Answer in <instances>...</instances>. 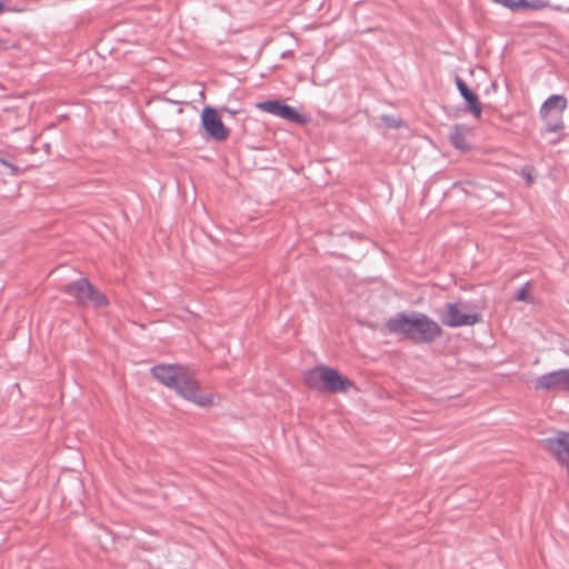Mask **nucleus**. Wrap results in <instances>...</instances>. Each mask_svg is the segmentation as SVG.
Wrapping results in <instances>:
<instances>
[{
  "mask_svg": "<svg viewBox=\"0 0 569 569\" xmlns=\"http://www.w3.org/2000/svg\"><path fill=\"white\" fill-rule=\"evenodd\" d=\"M382 121L386 123L389 128L398 129L400 128L402 121L399 118L392 117V116H382Z\"/></svg>",
  "mask_w": 569,
  "mask_h": 569,
  "instance_id": "f3484780",
  "label": "nucleus"
},
{
  "mask_svg": "<svg viewBox=\"0 0 569 569\" xmlns=\"http://www.w3.org/2000/svg\"><path fill=\"white\" fill-rule=\"evenodd\" d=\"M563 114L549 112L546 117H541L545 122L542 131L546 133H559L565 128Z\"/></svg>",
  "mask_w": 569,
  "mask_h": 569,
  "instance_id": "4468645a",
  "label": "nucleus"
},
{
  "mask_svg": "<svg viewBox=\"0 0 569 569\" xmlns=\"http://www.w3.org/2000/svg\"><path fill=\"white\" fill-rule=\"evenodd\" d=\"M568 107L567 98L563 94H551L540 107V117H546L549 112L563 114Z\"/></svg>",
  "mask_w": 569,
  "mask_h": 569,
  "instance_id": "9b49d317",
  "label": "nucleus"
},
{
  "mask_svg": "<svg viewBox=\"0 0 569 569\" xmlns=\"http://www.w3.org/2000/svg\"><path fill=\"white\" fill-rule=\"evenodd\" d=\"M493 3L500 4L510 11L530 10L529 0H491Z\"/></svg>",
  "mask_w": 569,
  "mask_h": 569,
  "instance_id": "2eb2a0df",
  "label": "nucleus"
},
{
  "mask_svg": "<svg viewBox=\"0 0 569 569\" xmlns=\"http://www.w3.org/2000/svg\"><path fill=\"white\" fill-rule=\"evenodd\" d=\"M8 11H11V9H9ZM12 11H13V12H17V9H12ZM19 11H20V10H18V12H19Z\"/></svg>",
  "mask_w": 569,
  "mask_h": 569,
  "instance_id": "b1692460",
  "label": "nucleus"
},
{
  "mask_svg": "<svg viewBox=\"0 0 569 569\" xmlns=\"http://www.w3.org/2000/svg\"><path fill=\"white\" fill-rule=\"evenodd\" d=\"M470 132V128L466 124H456L449 136V140L451 144L461 151H466L469 149V143L467 142V134Z\"/></svg>",
  "mask_w": 569,
  "mask_h": 569,
  "instance_id": "f8f14e48",
  "label": "nucleus"
},
{
  "mask_svg": "<svg viewBox=\"0 0 569 569\" xmlns=\"http://www.w3.org/2000/svg\"><path fill=\"white\" fill-rule=\"evenodd\" d=\"M91 305L93 307H103L108 305V299L104 293L98 291L92 286V292H90L88 297V306Z\"/></svg>",
  "mask_w": 569,
  "mask_h": 569,
  "instance_id": "dca6fc26",
  "label": "nucleus"
},
{
  "mask_svg": "<svg viewBox=\"0 0 569 569\" xmlns=\"http://www.w3.org/2000/svg\"><path fill=\"white\" fill-rule=\"evenodd\" d=\"M390 333L399 335L415 343L430 345L442 335L440 325L422 312H398L386 321Z\"/></svg>",
  "mask_w": 569,
  "mask_h": 569,
  "instance_id": "f257e3e1",
  "label": "nucleus"
},
{
  "mask_svg": "<svg viewBox=\"0 0 569 569\" xmlns=\"http://www.w3.org/2000/svg\"><path fill=\"white\" fill-rule=\"evenodd\" d=\"M200 118L202 129L211 139L223 141L229 137L230 130L223 124L214 108L206 106Z\"/></svg>",
  "mask_w": 569,
  "mask_h": 569,
  "instance_id": "20e7f679",
  "label": "nucleus"
},
{
  "mask_svg": "<svg viewBox=\"0 0 569 569\" xmlns=\"http://www.w3.org/2000/svg\"><path fill=\"white\" fill-rule=\"evenodd\" d=\"M545 443L557 461L569 470V432L559 431L556 437L545 439Z\"/></svg>",
  "mask_w": 569,
  "mask_h": 569,
  "instance_id": "0eeeda50",
  "label": "nucleus"
},
{
  "mask_svg": "<svg viewBox=\"0 0 569 569\" xmlns=\"http://www.w3.org/2000/svg\"><path fill=\"white\" fill-rule=\"evenodd\" d=\"M63 291L74 298L78 305L88 306V297L92 292V284L86 278L67 283Z\"/></svg>",
  "mask_w": 569,
  "mask_h": 569,
  "instance_id": "9d476101",
  "label": "nucleus"
},
{
  "mask_svg": "<svg viewBox=\"0 0 569 569\" xmlns=\"http://www.w3.org/2000/svg\"><path fill=\"white\" fill-rule=\"evenodd\" d=\"M151 373L160 383L198 406L206 407L212 403V397L200 392L197 380L181 365H158L151 368Z\"/></svg>",
  "mask_w": 569,
  "mask_h": 569,
  "instance_id": "f03ea898",
  "label": "nucleus"
},
{
  "mask_svg": "<svg viewBox=\"0 0 569 569\" xmlns=\"http://www.w3.org/2000/svg\"><path fill=\"white\" fill-rule=\"evenodd\" d=\"M526 178H527L528 182L532 181V177L529 173L526 176Z\"/></svg>",
  "mask_w": 569,
  "mask_h": 569,
  "instance_id": "5701e85b",
  "label": "nucleus"
},
{
  "mask_svg": "<svg viewBox=\"0 0 569 569\" xmlns=\"http://www.w3.org/2000/svg\"><path fill=\"white\" fill-rule=\"evenodd\" d=\"M535 389L569 391V369H558L539 376L535 380Z\"/></svg>",
  "mask_w": 569,
  "mask_h": 569,
  "instance_id": "39448f33",
  "label": "nucleus"
},
{
  "mask_svg": "<svg viewBox=\"0 0 569 569\" xmlns=\"http://www.w3.org/2000/svg\"><path fill=\"white\" fill-rule=\"evenodd\" d=\"M2 163H3L4 166H7V167L11 168L12 170H16V168H14L12 164H10L9 162H7V161H3V160H2Z\"/></svg>",
  "mask_w": 569,
  "mask_h": 569,
  "instance_id": "aec40b11",
  "label": "nucleus"
},
{
  "mask_svg": "<svg viewBox=\"0 0 569 569\" xmlns=\"http://www.w3.org/2000/svg\"><path fill=\"white\" fill-rule=\"evenodd\" d=\"M223 111H227L229 114H234L236 113V111H232V110H230L228 108H224Z\"/></svg>",
  "mask_w": 569,
  "mask_h": 569,
  "instance_id": "4be33fe9",
  "label": "nucleus"
},
{
  "mask_svg": "<svg viewBox=\"0 0 569 569\" xmlns=\"http://www.w3.org/2000/svg\"><path fill=\"white\" fill-rule=\"evenodd\" d=\"M257 108L291 122L302 123L305 121V117L301 113L280 100H267L258 103Z\"/></svg>",
  "mask_w": 569,
  "mask_h": 569,
  "instance_id": "423d86ee",
  "label": "nucleus"
},
{
  "mask_svg": "<svg viewBox=\"0 0 569 569\" xmlns=\"http://www.w3.org/2000/svg\"><path fill=\"white\" fill-rule=\"evenodd\" d=\"M326 368H328V367L319 366V367H316V368L309 370L305 376L306 383L310 388L323 391V389H325L323 376L326 373Z\"/></svg>",
  "mask_w": 569,
  "mask_h": 569,
  "instance_id": "ddd939ff",
  "label": "nucleus"
},
{
  "mask_svg": "<svg viewBox=\"0 0 569 569\" xmlns=\"http://www.w3.org/2000/svg\"><path fill=\"white\" fill-rule=\"evenodd\" d=\"M446 310L440 316V321L449 328L473 326L481 320L479 312H465L458 302H449L445 306Z\"/></svg>",
  "mask_w": 569,
  "mask_h": 569,
  "instance_id": "7ed1b4c3",
  "label": "nucleus"
},
{
  "mask_svg": "<svg viewBox=\"0 0 569 569\" xmlns=\"http://www.w3.org/2000/svg\"><path fill=\"white\" fill-rule=\"evenodd\" d=\"M455 82L460 96L465 100L466 110L476 119H479L482 113V108L478 96L467 86V83L459 76L456 77Z\"/></svg>",
  "mask_w": 569,
  "mask_h": 569,
  "instance_id": "6e6552de",
  "label": "nucleus"
},
{
  "mask_svg": "<svg viewBox=\"0 0 569 569\" xmlns=\"http://www.w3.org/2000/svg\"><path fill=\"white\" fill-rule=\"evenodd\" d=\"M323 380V391L328 392H347L350 388L353 387V382L350 379L342 377L336 369L330 367L326 368Z\"/></svg>",
  "mask_w": 569,
  "mask_h": 569,
  "instance_id": "1a4fd4ad",
  "label": "nucleus"
},
{
  "mask_svg": "<svg viewBox=\"0 0 569 569\" xmlns=\"http://www.w3.org/2000/svg\"><path fill=\"white\" fill-rule=\"evenodd\" d=\"M528 288L529 282H526L523 286H521L518 291L515 295V299L517 301H527L528 300Z\"/></svg>",
  "mask_w": 569,
  "mask_h": 569,
  "instance_id": "a211bd4d",
  "label": "nucleus"
},
{
  "mask_svg": "<svg viewBox=\"0 0 569 569\" xmlns=\"http://www.w3.org/2000/svg\"><path fill=\"white\" fill-rule=\"evenodd\" d=\"M6 11V7L2 1H0V13Z\"/></svg>",
  "mask_w": 569,
  "mask_h": 569,
  "instance_id": "412c9836",
  "label": "nucleus"
},
{
  "mask_svg": "<svg viewBox=\"0 0 569 569\" xmlns=\"http://www.w3.org/2000/svg\"><path fill=\"white\" fill-rule=\"evenodd\" d=\"M530 10H540L547 8L549 2L546 0H529Z\"/></svg>",
  "mask_w": 569,
  "mask_h": 569,
  "instance_id": "6ab92c4d",
  "label": "nucleus"
}]
</instances>
